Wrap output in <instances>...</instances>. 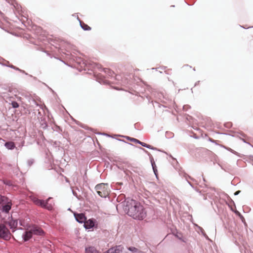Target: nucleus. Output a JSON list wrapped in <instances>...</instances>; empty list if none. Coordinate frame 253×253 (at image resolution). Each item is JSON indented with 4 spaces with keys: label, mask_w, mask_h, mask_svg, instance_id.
<instances>
[{
    "label": "nucleus",
    "mask_w": 253,
    "mask_h": 253,
    "mask_svg": "<svg viewBox=\"0 0 253 253\" xmlns=\"http://www.w3.org/2000/svg\"><path fill=\"white\" fill-rule=\"evenodd\" d=\"M127 214L134 219H143L146 216V212L143 207L140 203L131 200L128 205Z\"/></svg>",
    "instance_id": "1"
},
{
    "label": "nucleus",
    "mask_w": 253,
    "mask_h": 253,
    "mask_svg": "<svg viewBox=\"0 0 253 253\" xmlns=\"http://www.w3.org/2000/svg\"><path fill=\"white\" fill-rule=\"evenodd\" d=\"M97 194L101 197L106 198L109 195L110 190L108 184L100 183L95 187Z\"/></svg>",
    "instance_id": "2"
},
{
    "label": "nucleus",
    "mask_w": 253,
    "mask_h": 253,
    "mask_svg": "<svg viewBox=\"0 0 253 253\" xmlns=\"http://www.w3.org/2000/svg\"><path fill=\"white\" fill-rule=\"evenodd\" d=\"M51 199L49 198L46 201L40 200L36 197H33L32 199L33 202L37 206H41L42 208L46 209L48 210H51L52 209V205L51 204H48V202Z\"/></svg>",
    "instance_id": "3"
},
{
    "label": "nucleus",
    "mask_w": 253,
    "mask_h": 253,
    "mask_svg": "<svg viewBox=\"0 0 253 253\" xmlns=\"http://www.w3.org/2000/svg\"><path fill=\"white\" fill-rule=\"evenodd\" d=\"M11 234L9 230L3 224H0V238L5 240L10 239Z\"/></svg>",
    "instance_id": "4"
},
{
    "label": "nucleus",
    "mask_w": 253,
    "mask_h": 253,
    "mask_svg": "<svg viewBox=\"0 0 253 253\" xmlns=\"http://www.w3.org/2000/svg\"><path fill=\"white\" fill-rule=\"evenodd\" d=\"M31 231L33 234L42 235L43 234V231L38 226H34L31 229Z\"/></svg>",
    "instance_id": "5"
},
{
    "label": "nucleus",
    "mask_w": 253,
    "mask_h": 253,
    "mask_svg": "<svg viewBox=\"0 0 253 253\" xmlns=\"http://www.w3.org/2000/svg\"><path fill=\"white\" fill-rule=\"evenodd\" d=\"M75 217L76 220L80 223L84 222L86 220V217L83 213H75Z\"/></svg>",
    "instance_id": "6"
},
{
    "label": "nucleus",
    "mask_w": 253,
    "mask_h": 253,
    "mask_svg": "<svg viewBox=\"0 0 253 253\" xmlns=\"http://www.w3.org/2000/svg\"><path fill=\"white\" fill-rule=\"evenodd\" d=\"M31 231H24L21 235V238L23 239L25 241L29 240L32 235Z\"/></svg>",
    "instance_id": "7"
},
{
    "label": "nucleus",
    "mask_w": 253,
    "mask_h": 253,
    "mask_svg": "<svg viewBox=\"0 0 253 253\" xmlns=\"http://www.w3.org/2000/svg\"><path fill=\"white\" fill-rule=\"evenodd\" d=\"M123 247L121 246H116L114 248L110 249L107 252V253H120L122 252Z\"/></svg>",
    "instance_id": "8"
},
{
    "label": "nucleus",
    "mask_w": 253,
    "mask_h": 253,
    "mask_svg": "<svg viewBox=\"0 0 253 253\" xmlns=\"http://www.w3.org/2000/svg\"><path fill=\"white\" fill-rule=\"evenodd\" d=\"M5 203H6V204L2 207V211L7 213L11 208L12 203L11 201H7V200Z\"/></svg>",
    "instance_id": "9"
},
{
    "label": "nucleus",
    "mask_w": 253,
    "mask_h": 253,
    "mask_svg": "<svg viewBox=\"0 0 253 253\" xmlns=\"http://www.w3.org/2000/svg\"><path fill=\"white\" fill-rule=\"evenodd\" d=\"M84 223V226L86 228L89 229L91 227H93L94 225V223L93 220L91 219H89L87 221H85Z\"/></svg>",
    "instance_id": "10"
},
{
    "label": "nucleus",
    "mask_w": 253,
    "mask_h": 253,
    "mask_svg": "<svg viewBox=\"0 0 253 253\" xmlns=\"http://www.w3.org/2000/svg\"><path fill=\"white\" fill-rule=\"evenodd\" d=\"M6 148L8 149H13L15 147V144L12 141H9L7 142L4 144Z\"/></svg>",
    "instance_id": "11"
},
{
    "label": "nucleus",
    "mask_w": 253,
    "mask_h": 253,
    "mask_svg": "<svg viewBox=\"0 0 253 253\" xmlns=\"http://www.w3.org/2000/svg\"><path fill=\"white\" fill-rule=\"evenodd\" d=\"M18 222L15 220H11L9 222V225L11 229H15L17 227Z\"/></svg>",
    "instance_id": "12"
},
{
    "label": "nucleus",
    "mask_w": 253,
    "mask_h": 253,
    "mask_svg": "<svg viewBox=\"0 0 253 253\" xmlns=\"http://www.w3.org/2000/svg\"><path fill=\"white\" fill-rule=\"evenodd\" d=\"M86 253H99L98 251L95 249V248L92 247H90L86 248L85 249Z\"/></svg>",
    "instance_id": "13"
},
{
    "label": "nucleus",
    "mask_w": 253,
    "mask_h": 253,
    "mask_svg": "<svg viewBox=\"0 0 253 253\" xmlns=\"http://www.w3.org/2000/svg\"><path fill=\"white\" fill-rule=\"evenodd\" d=\"M82 28L84 30H90L91 28L84 22H80Z\"/></svg>",
    "instance_id": "14"
},
{
    "label": "nucleus",
    "mask_w": 253,
    "mask_h": 253,
    "mask_svg": "<svg viewBox=\"0 0 253 253\" xmlns=\"http://www.w3.org/2000/svg\"><path fill=\"white\" fill-rule=\"evenodd\" d=\"M128 250L132 252V253H138L139 251L137 249L133 247H130L128 248Z\"/></svg>",
    "instance_id": "15"
},
{
    "label": "nucleus",
    "mask_w": 253,
    "mask_h": 253,
    "mask_svg": "<svg viewBox=\"0 0 253 253\" xmlns=\"http://www.w3.org/2000/svg\"><path fill=\"white\" fill-rule=\"evenodd\" d=\"M7 200V199L6 197L0 195V204H4V203L6 202Z\"/></svg>",
    "instance_id": "16"
},
{
    "label": "nucleus",
    "mask_w": 253,
    "mask_h": 253,
    "mask_svg": "<svg viewBox=\"0 0 253 253\" xmlns=\"http://www.w3.org/2000/svg\"><path fill=\"white\" fill-rule=\"evenodd\" d=\"M11 105H12V107L14 108H17L19 107V104H18L17 102H16L15 101L12 102Z\"/></svg>",
    "instance_id": "17"
},
{
    "label": "nucleus",
    "mask_w": 253,
    "mask_h": 253,
    "mask_svg": "<svg viewBox=\"0 0 253 253\" xmlns=\"http://www.w3.org/2000/svg\"><path fill=\"white\" fill-rule=\"evenodd\" d=\"M139 144H141L142 146H144V147H147V148H150V146L144 143V142H142L141 141H139Z\"/></svg>",
    "instance_id": "18"
},
{
    "label": "nucleus",
    "mask_w": 253,
    "mask_h": 253,
    "mask_svg": "<svg viewBox=\"0 0 253 253\" xmlns=\"http://www.w3.org/2000/svg\"><path fill=\"white\" fill-rule=\"evenodd\" d=\"M131 140L132 141H133V142H136V143H139V140L136 139H135V138H131Z\"/></svg>",
    "instance_id": "19"
},
{
    "label": "nucleus",
    "mask_w": 253,
    "mask_h": 253,
    "mask_svg": "<svg viewBox=\"0 0 253 253\" xmlns=\"http://www.w3.org/2000/svg\"><path fill=\"white\" fill-rule=\"evenodd\" d=\"M153 169L154 172L155 174H156V175H157V170L154 168V167L153 166Z\"/></svg>",
    "instance_id": "20"
},
{
    "label": "nucleus",
    "mask_w": 253,
    "mask_h": 253,
    "mask_svg": "<svg viewBox=\"0 0 253 253\" xmlns=\"http://www.w3.org/2000/svg\"><path fill=\"white\" fill-rule=\"evenodd\" d=\"M240 192V191H239H239H236V192L235 193V195H238Z\"/></svg>",
    "instance_id": "21"
},
{
    "label": "nucleus",
    "mask_w": 253,
    "mask_h": 253,
    "mask_svg": "<svg viewBox=\"0 0 253 253\" xmlns=\"http://www.w3.org/2000/svg\"><path fill=\"white\" fill-rule=\"evenodd\" d=\"M15 235H16V236L17 238L19 237V234H18V232H17L16 233V234H15Z\"/></svg>",
    "instance_id": "22"
}]
</instances>
